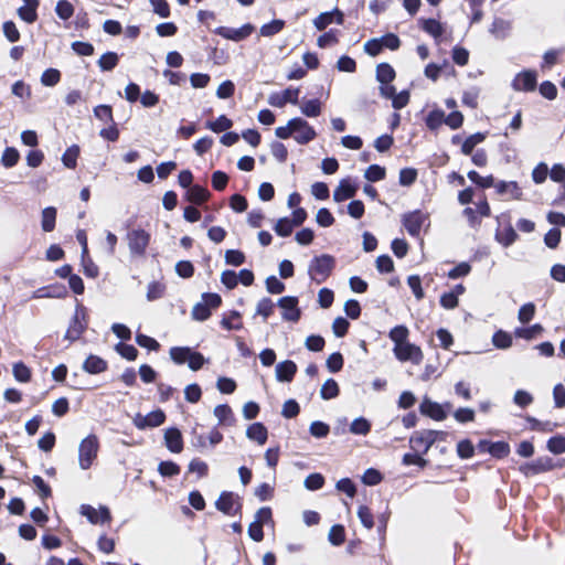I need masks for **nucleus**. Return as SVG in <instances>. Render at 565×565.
<instances>
[{"instance_id": "nucleus-1", "label": "nucleus", "mask_w": 565, "mask_h": 565, "mask_svg": "<svg viewBox=\"0 0 565 565\" xmlns=\"http://www.w3.org/2000/svg\"><path fill=\"white\" fill-rule=\"evenodd\" d=\"M275 135L280 139H287L294 135L299 145H307L317 136L313 127L300 117L290 119L286 126L277 127Z\"/></svg>"}, {"instance_id": "nucleus-2", "label": "nucleus", "mask_w": 565, "mask_h": 565, "mask_svg": "<svg viewBox=\"0 0 565 565\" xmlns=\"http://www.w3.org/2000/svg\"><path fill=\"white\" fill-rule=\"evenodd\" d=\"M448 433L443 430L423 429L414 431L409 438V446L413 450L427 454L437 440H446Z\"/></svg>"}, {"instance_id": "nucleus-3", "label": "nucleus", "mask_w": 565, "mask_h": 565, "mask_svg": "<svg viewBox=\"0 0 565 565\" xmlns=\"http://www.w3.org/2000/svg\"><path fill=\"white\" fill-rule=\"evenodd\" d=\"M335 265V259L333 256L329 254H322L320 256H316L311 259L308 274L317 284H322L330 276Z\"/></svg>"}, {"instance_id": "nucleus-4", "label": "nucleus", "mask_w": 565, "mask_h": 565, "mask_svg": "<svg viewBox=\"0 0 565 565\" xmlns=\"http://www.w3.org/2000/svg\"><path fill=\"white\" fill-rule=\"evenodd\" d=\"M99 441L96 435L90 434L85 437L78 446V465L81 469L87 470L92 467L97 457Z\"/></svg>"}, {"instance_id": "nucleus-5", "label": "nucleus", "mask_w": 565, "mask_h": 565, "mask_svg": "<svg viewBox=\"0 0 565 565\" xmlns=\"http://www.w3.org/2000/svg\"><path fill=\"white\" fill-rule=\"evenodd\" d=\"M87 328V311L82 305H77L75 308L74 316L70 322V326L65 332L64 338L71 342H74L81 338Z\"/></svg>"}, {"instance_id": "nucleus-6", "label": "nucleus", "mask_w": 565, "mask_h": 565, "mask_svg": "<svg viewBox=\"0 0 565 565\" xmlns=\"http://www.w3.org/2000/svg\"><path fill=\"white\" fill-rule=\"evenodd\" d=\"M129 252L134 256H142L150 242V234L145 230L137 228L127 234Z\"/></svg>"}, {"instance_id": "nucleus-7", "label": "nucleus", "mask_w": 565, "mask_h": 565, "mask_svg": "<svg viewBox=\"0 0 565 565\" xmlns=\"http://www.w3.org/2000/svg\"><path fill=\"white\" fill-rule=\"evenodd\" d=\"M428 221V214L420 210H415L403 215L402 222L407 233L413 237H419L425 223Z\"/></svg>"}, {"instance_id": "nucleus-8", "label": "nucleus", "mask_w": 565, "mask_h": 565, "mask_svg": "<svg viewBox=\"0 0 565 565\" xmlns=\"http://www.w3.org/2000/svg\"><path fill=\"white\" fill-rule=\"evenodd\" d=\"M164 420L166 414L161 409L152 411L145 416L141 415L140 413H137L132 418L134 425L140 430L158 427L162 425Z\"/></svg>"}, {"instance_id": "nucleus-9", "label": "nucleus", "mask_w": 565, "mask_h": 565, "mask_svg": "<svg viewBox=\"0 0 565 565\" xmlns=\"http://www.w3.org/2000/svg\"><path fill=\"white\" fill-rule=\"evenodd\" d=\"M215 508L226 515H235L241 511L242 504L238 495L230 491H223L215 501Z\"/></svg>"}, {"instance_id": "nucleus-10", "label": "nucleus", "mask_w": 565, "mask_h": 565, "mask_svg": "<svg viewBox=\"0 0 565 565\" xmlns=\"http://www.w3.org/2000/svg\"><path fill=\"white\" fill-rule=\"evenodd\" d=\"M537 85V74L532 70H524L516 74L512 81V88L516 92H533Z\"/></svg>"}, {"instance_id": "nucleus-11", "label": "nucleus", "mask_w": 565, "mask_h": 565, "mask_svg": "<svg viewBox=\"0 0 565 565\" xmlns=\"http://www.w3.org/2000/svg\"><path fill=\"white\" fill-rule=\"evenodd\" d=\"M393 351L396 359L402 362L411 361L414 364H419L423 360V352L420 348L409 343L408 341L398 347H394Z\"/></svg>"}, {"instance_id": "nucleus-12", "label": "nucleus", "mask_w": 565, "mask_h": 565, "mask_svg": "<svg viewBox=\"0 0 565 565\" xmlns=\"http://www.w3.org/2000/svg\"><path fill=\"white\" fill-rule=\"evenodd\" d=\"M277 305L282 309V319L297 322L300 319L301 311L298 308V298L295 296L281 297Z\"/></svg>"}, {"instance_id": "nucleus-13", "label": "nucleus", "mask_w": 565, "mask_h": 565, "mask_svg": "<svg viewBox=\"0 0 565 565\" xmlns=\"http://www.w3.org/2000/svg\"><path fill=\"white\" fill-rule=\"evenodd\" d=\"M554 468L553 459L545 456L539 457L532 462H526L520 467V471L525 476H535L542 472L550 471Z\"/></svg>"}, {"instance_id": "nucleus-14", "label": "nucleus", "mask_w": 565, "mask_h": 565, "mask_svg": "<svg viewBox=\"0 0 565 565\" xmlns=\"http://www.w3.org/2000/svg\"><path fill=\"white\" fill-rule=\"evenodd\" d=\"M253 31L254 26L250 23H246L238 29L221 26L217 29V34L224 39L238 42L249 36Z\"/></svg>"}, {"instance_id": "nucleus-15", "label": "nucleus", "mask_w": 565, "mask_h": 565, "mask_svg": "<svg viewBox=\"0 0 565 565\" xmlns=\"http://www.w3.org/2000/svg\"><path fill=\"white\" fill-rule=\"evenodd\" d=\"M419 411L423 415L430 417L434 420H444L447 417V413L445 412L443 405L437 402L425 397L419 405Z\"/></svg>"}, {"instance_id": "nucleus-16", "label": "nucleus", "mask_w": 565, "mask_h": 565, "mask_svg": "<svg viewBox=\"0 0 565 565\" xmlns=\"http://www.w3.org/2000/svg\"><path fill=\"white\" fill-rule=\"evenodd\" d=\"M299 92V88L288 87L282 92V94L270 95L268 98V103L271 106L279 108L284 107L287 103L297 105Z\"/></svg>"}, {"instance_id": "nucleus-17", "label": "nucleus", "mask_w": 565, "mask_h": 565, "mask_svg": "<svg viewBox=\"0 0 565 565\" xmlns=\"http://www.w3.org/2000/svg\"><path fill=\"white\" fill-rule=\"evenodd\" d=\"M164 444L171 452H181L183 449V438L181 431L175 427L166 429Z\"/></svg>"}, {"instance_id": "nucleus-18", "label": "nucleus", "mask_w": 565, "mask_h": 565, "mask_svg": "<svg viewBox=\"0 0 565 565\" xmlns=\"http://www.w3.org/2000/svg\"><path fill=\"white\" fill-rule=\"evenodd\" d=\"M297 372V365L291 360H285L276 365L275 375L278 382H291Z\"/></svg>"}, {"instance_id": "nucleus-19", "label": "nucleus", "mask_w": 565, "mask_h": 565, "mask_svg": "<svg viewBox=\"0 0 565 565\" xmlns=\"http://www.w3.org/2000/svg\"><path fill=\"white\" fill-rule=\"evenodd\" d=\"M356 190L358 188L352 184L349 179H342L333 191V200L335 202H343L348 199H352L355 195Z\"/></svg>"}, {"instance_id": "nucleus-20", "label": "nucleus", "mask_w": 565, "mask_h": 565, "mask_svg": "<svg viewBox=\"0 0 565 565\" xmlns=\"http://www.w3.org/2000/svg\"><path fill=\"white\" fill-rule=\"evenodd\" d=\"M24 6L17 10L19 18L26 23H33L38 19V8L40 6L39 0H25Z\"/></svg>"}, {"instance_id": "nucleus-21", "label": "nucleus", "mask_w": 565, "mask_h": 565, "mask_svg": "<svg viewBox=\"0 0 565 565\" xmlns=\"http://www.w3.org/2000/svg\"><path fill=\"white\" fill-rule=\"evenodd\" d=\"M498 194H510L514 200L522 199V190L516 181H499L494 185Z\"/></svg>"}, {"instance_id": "nucleus-22", "label": "nucleus", "mask_w": 565, "mask_h": 565, "mask_svg": "<svg viewBox=\"0 0 565 565\" xmlns=\"http://www.w3.org/2000/svg\"><path fill=\"white\" fill-rule=\"evenodd\" d=\"M83 370L89 374H99L107 370V362L98 355L90 354L84 361Z\"/></svg>"}, {"instance_id": "nucleus-23", "label": "nucleus", "mask_w": 565, "mask_h": 565, "mask_svg": "<svg viewBox=\"0 0 565 565\" xmlns=\"http://www.w3.org/2000/svg\"><path fill=\"white\" fill-rule=\"evenodd\" d=\"M246 436L248 439L255 440L259 445H264L267 441L268 431L263 423H254L247 427Z\"/></svg>"}, {"instance_id": "nucleus-24", "label": "nucleus", "mask_w": 565, "mask_h": 565, "mask_svg": "<svg viewBox=\"0 0 565 565\" xmlns=\"http://www.w3.org/2000/svg\"><path fill=\"white\" fill-rule=\"evenodd\" d=\"M213 413L218 419L220 425L232 426L236 422L233 411L227 404H220L215 406Z\"/></svg>"}, {"instance_id": "nucleus-25", "label": "nucleus", "mask_w": 565, "mask_h": 565, "mask_svg": "<svg viewBox=\"0 0 565 565\" xmlns=\"http://www.w3.org/2000/svg\"><path fill=\"white\" fill-rule=\"evenodd\" d=\"M185 198L189 202L194 204H202L210 198V192L201 185H192L188 189Z\"/></svg>"}, {"instance_id": "nucleus-26", "label": "nucleus", "mask_w": 565, "mask_h": 565, "mask_svg": "<svg viewBox=\"0 0 565 565\" xmlns=\"http://www.w3.org/2000/svg\"><path fill=\"white\" fill-rule=\"evenodd\" d=\"M518 238V234L513 226L509 223L503 230L495 231V239L502 246L509 247L511 246Z\"/></svg>"}, {"instance_id": "nucleus-27", "label": "nucleus", "mask_w": 565, "mask_h": 565, "mask_svg": "<svg viewBox=\"0 0 565 565\" xmlns=\"http://www.w3.org/2000/svg\"><path fill=\"white\" fill-rule=\"evenodd\" d=\"M376 81L381 84H391L395 76V70L388 63H380L375 70Z\"/></svg>"}, {"instance_id": "nucleus-28", "label": "nucleus", "mask_w": 565, "mask_h": 565, "mask_svg": "<svg viewBox=\"0 0 565 565\" xmlns=\"http://www.w3.org/2000/svg\"><path fill=\"white\" fill-rule=\"evenodd\" d=\"M57 211L53 206L43 209L41 214V227L44 232L50 233L55 228Z\"/></svg>"}, {"instance_id": "nucleus-29", "label": "nucleus", "mask_w": 565, "mask_h": 565, "mask_svg": "<svg viewBox=\"0 0 565 565\" xmlns=\"http://www.w3.org/2000/svg\"><path fill=\"white\" fill-rule=\"evenodd\" d=\"M511 30V23L501 18H495L491 24L490 33L493 34L497 39H504L508 36Z\"/></svg>"}, {"instance_id": "nucleus-30", "label": "nucleus", "mask_w": 565, "mask_h": 565, "mask_svg": "<svg viewBox=\"0 0 565 565\" xmlns=\"http://www.w3.org/2000/svg\"><path fill=\"white\" fill-rule=\"evenodd\" d=\"M192 351L190 347H172L169 351V355L175 364L181 365L189 361Z\"/></svg>"}, {"instance_id": "nucleus-31", "label": "nucleus", "mask_w": 565, "mask_h": 565, "mask_svg": "<svg viewBox=\"0 0 565 565\" xmlns=\"http://www.w3.org/2000/svg\"><path fill=\"white\" fill-rule=\"evenodd\" d=\"M119 61V56L115 52H106L98 60V66L103 72H109L114 70Z\"/></svg>"}, {"instance_id": "nucleus-32", "label": "nucleus", "mask_w": 565, "mask_h": 565, "mask_svg": "<svg viewBox=\"0 0 565 565\" xmlns=\"http://www.w3.org/2000/svg\"><path fill=\"white\" fill-rule=\"evenodd\" d=\"M486 139V134L483 132H476L473 135H470L461 145V152L466 156H469L472 153L475 147L479 143H481Z\"/></svg>"}, {"instance_id": "nucleus-33", "label": "nucleus", "mask_w": 565, "mask_h": 565, "mask_svg": "<svg viewBox=\"0 0 565 565\" xmlns=\"http://www.w3.org/2000/svg\"><path fill=\"white\" fill-rule=\"evenodd\" d=\"M340 393L339 385L333 379H328L321 386L320 396L322 399H332Z\"/></svg>"}, {"instance_id": "nucleus-34", "label": "nucleus", "mask_w": 565, "mask_h": 565, "mask_svg": "<svg viewBox=\"0 0 565 565\" xmlns=\"http://www.w3.org/2000/svg\"><path fill=\"white\" fill-rule=\"evenodd\" d=\"M328 541L334 546H340L345 541V530L341 524H334L331 526L328 533Z\"/></svg>"}, {"instance_id": "nucleus-35", "label": "nucleus", "mask_w": 565, "mask_h": 565, "mask_svg": "<svg viewBox=\"0 0 565 565\" xmlns=\"http://www.w3.org/2000/svg\"><path fill=\"white\" fill-rule=\"evenodd\" d=\"M487 451L494 458L501 459L510 454V445L505 441L490 443Z\"/></svg>"}, {"instance_id": "nucleus-36", "label": "nucleus", "mask_w": 565, "mask_h": 565, "mask_svg": "<svg viewBox=\"0 0 565 565\" xmlns=\"http://www.w3.org/2000/svg\"><path fill=\"white\" fill-rule=\"evenodd\" d=\"M285 26V21L280 19H275L269 23L263 24L259 29V33L262 36H273L279 33Z\"/></svg>"}, {"instance_id": "nucleus-37", "label": "nucleus", "mask_w": 565, "mask_h": 565, "mask_svg": "<svg viewBox=\"0 0 565 565\" xmlns=\"http://www.w3.org/2000/svg\"><path fill=\"white\" fill-rule=\"evenodd\" d=\"M408 329L407 327L403 326V324H399V326H396L394 327L391 331H390V339L394 342V347H398L405 342H407V338H408Z\"/></svg>"}, {"instance_id": "nucleus-38", "label": "nucleus", "mask_w": 565, "mask_h": 565, "mask_svg": "<svg viewBox=\"0 0 565 565\" xmlns=\"http://www.w3.org/2000/svg\"><path fill=\"white\" fill-rule=\"evenodd\" d=\"M233 126V121L227 118L225 115H221L214 121H207L206 128L211 129L214 132L226 131Z\"/></svg>"}, {"instance_id": "nucleus-39", "label": "nucleus", "mask_w": 565, "mask_h": 565, "mask_svg": "<svg viewBox=\"0 0 565 565\" xmlns=\"http://www.w3.org/2000/svg\"><path fill=\"white\" fill-rule=\"evenodd\" d=\"M61 81V72L57 68H47L41 75V84L53 87Z\"/></svg>"}, {"instance_id": "nucleus-40", "label": "nucleus", "mask_w": 565, "mask_h": 565, "mask_svg": "<svg viewBox=\"0 0 565 565\" xmlns=\"http://www.w3.org/2000/svg\"><path fill=\"white\" fill-rule=\"evenodd\" d=\"M12 373L18 382L28 383L31 380V371L23 362L14 363Z\"/></svg>"}, {"instance_id": "nucleus-41", "label": "nucleus", "mask_w": 565, "mask_h": 565, "mask_svg": "<svg viewBox=\"0 0 565 565\" xmlns=\"http://www.w3.org/2000/svg\"><path fill=\"white\" fill-rule=\"evenodd\" d=\"M79 154V148L76 145L67 148L62 156L63 164L68 169H74L76 167L77 157Z\"/></svg>"}, {"instance_id": "nucleus-42", "label": "nucleus", "mask_w": 565, "mask_h": 565, "mask_svg": "<svg viewBox=\"0 0 565 565\" xmlns=\"http://www.w3.org/2000/svg\"><path fill=\"white\" fill-rule=\"evenodd\" d=\"M546 448L554 455H561L565 452V437L556 435L551 437L546 443Z\"/></svg>"}, {"instance_id": "nucleus-43", "label": "nucleus", "mask_w": 565, "mask_h": 565, "mask_svg": "<svg viewBox=\"0 0 565 565\" xmlns=\"http://www.w3.org/2000/svg\"><path fill=\"white\" fill-rule=\"evenodd\" d=\"M371 430V424L364 417L355 418L350 425V431L354 435H367Z\"/></svg>"}, {"instance_id": "nucleus-44", "label": "nucleus", "mask_w": 565, "mask_h": 565, "mask_svg": "<svg viewBox=\"0 0 565 565\" xmlns=\"http://www.w3.org/2000/svg\"><path fill=\"white\" fill-rule=\"evenodd\" d=\"M166 286L160 281H151L147 287V300L153 301L163 297Z\"/></svg>"}, {"instance_id": "nucleus-45", "label": "nucleus", "mask_w": 565, "mask_h": 565, "mask_svg": "<svg viewBox=\"0 0 565 565\" xmlns=\"http://www.w3.org/2000/svg\"><path fill=\"white\" fill-rule=\"evenodd\" d=\"M115 350L121 358L128 361H135L138 356V350L131 344L119 342L115 345Z\"/></svg>"}, {"instance_id": "nucleus-46", "label": "nucleus", "mask_w": 565, "mask_h": 565, "mask_svg": "<svg viewBox=\"0 0 565 565\" xmlns=\"http://www.w3.org/2000/svg\"><path fill=\"white\" fill-rule=\"evenodd\" d=\"M493 345L498 349H508L512 345V337L510 333L499 330L492 337Z\"/></svg>"}, {"instance_id": "nucleus-47", "label": "nucleus", "mask_w": 565, "mask_h": 565, "mask_svg": "<svg viewBox=\"0 0 565 565\" xmlns=\"http://www.w3.org/2000/svg\"><path fill=\"white\" fill-rule=\"evenodd\" d=\"M423 30L434 36L435 39L441 36L444 29L440 22L435 19L423 20Z\"/></svg>"}, {"instance_id": "nucleus-48", "label": "nucleus", "mask_w": 565, "mask_h": 565, "mask_svg": "<svg viewBox=\"0 0 565 565\" xmlns=\"http://www.w3.org/2000/svg\"><path fill=\"white\" fill-rule=\"evenodd\" d=\"M55 13L62 20H68L74 14V7L67 0H58L55 6Z\"/></svg>"}, {"instance_id": "nucleus-49", "label": "nucleus", "mask_w": 565, "mask_h": 565, "mask_svg": "<svg viewBox=\"0 0 565 565\" xmlns=\"http://www.w3.org/2000/svg\"><path fill=\"white\" fill-rule=\"evenodd\" d=\"M19 158H20V153L15 148L7 147L2 153L1 163L6 168H12L13 166H15L18 163Z\"/></svg>"}, {"instance_id": "nucleus-50", "label": "nucleus", "mask_w": 565, "mask_h": 565, "mask_svg": "<svg viewBox=\"0 0 565 565\" xmlns=\"http://www.w3.org/2000/svg\"><path fill=\"white\" fill-rule=\"evenodd\" d=\"M364 178L370 182H377L385 178V168L371 164L364 172Z\"/></svg>"}, {"instance_id": "nucleus-51", "label": "nucleus", "mask_w": 565, "mask_h": 565, "mask_svg": "<svg viewBox=\"0 0 565 565\" xmlns=\"http://www.w3.org/2000/svg\"><path fill=\"white\" fill-rule=\"evenodd\" d=\"M294 225L288 217H281L276 222L274 231L278 236L287 237L292 233Z\"/></svg>"}, {"instance_id": "nucleus-52", "label": "nucleus", "mask_w": 565, "mask_h": 565, "mask_svg": "<svg viewBox=\"0 0 565 565\" xmlns=\"http://www.w3.org/2000/svg\"><path fill=\"white\" fill-rule=\"evenodd\" d=\"M191 316L196 321H205L211 316V309L203 301H201L193 306Z\"/></svg>"}, {"instance_id": "nucleus-53", "label": "nucleus", "mask_w": 565, "mask_h": 565, "mask_svg": "<svg viewBox=\"0 0 565 565\" xmlns=\"http://www.w3.org/2000/svg\"><path fill=\"white\" fill-rule=\"evenodd\" d=\"M535 315V305L533 302H526L519 309L518 319L521 323L525 324L530 322Z\"/></svg>"}, {"instance_id": "nucleus-54", "label": "nucleus", "mask_w": 565, "mask_h": 565, "mask_svg": "<svg viewBox=\"0 0 565 565\" xmlns=\"http://www.w3.org/2000/svg\"><path fill=\"white\" fill-rule=\"evenodd\" d=\"M301 111L307 117H317L321 113V105L318 99H309L301 106Z\"/></svg>"}, {"instance_id": "nucleus-55", "label": "nucleus", "mask_w": 565, "mask_h": 565, "mask_svg": "<svg viewBox=\"0 0 565 565\" xmlns=\"http://www.w3.org/2000/svg\"><path fill=\"white\" fill-rule=\"evenodd\" d=\"M275 303L270 298H263L258 301L256 307V313L267 319L274 311Z\"/></svg>"}, {"instance_id": "nucleus-56", "label": "nucleus", "mask_w": 565, "mask_h": 565, "mask_svg": "<svg viewBox=\"0 0 565 565\" xmlns=\"http://www.w3.org/2000/svg\"><path fill=\"white\" fill-rule=\"evenodd\" d=\"M158 471L162 477H173L180 473V467L170 460L161 461Z\"/></svg>"}, {"instance_id": "nucleus-57", "label": "nucleus", "mask_w": 565, "mask_h": 565, "mask_svg": "<svg viewBox=\"0 0 565 565\" xmlns=\"http://www.w3.org/2000/svg\"><path fill=\"white\" fill-rule=\"evenodd\" d=\"M543 331V327L540 323H535L529 328H518L515 335L525 340L533 339L537 333Z\"/></svg>"}, {"instance_id": "nucleus-58", "label": "nucleus", "mask_w": 565, "mask_h": 565, "mask_svg": "<svg viewBox=\"0 0 565 565\" xmlns=\"http://www.w3.org/2000/svg\"><path fill=\"white\" fill-rule=\"evenodd\" d=\"M338 42H339L338 30L331 29L318 38L317 45L319 47H327L329 45L337 44Z\"/></svg>"}, {"instance_id": "nucleus-59", "label": "nucleus", "mask_w": 565, "mask_h": 565, "mask_svg": "<svg viewBox=\"0 0 565 565\" xmlns=\"http://www.w3.org/2000/svg\"><path fill=\"white\" fill-rule=\"evenodd\" d=\"M135 340L138 345L151 351H157L160 347L159 342L156 339L143 333H137Z\"/></svg>"}, {"instance_id": "nucleus-60", "label": "nucleus", "mask_w": 565, "mask_h": 565, "mask_svg": "<svg viewBox=\"0 0 565 565\" xmlns=\"http://www.w3.org/2000/svg\"><path fill=\"white\" fill-rule=\"evenodd\" d=\"M426 126L434 130L444 122V111L441 109L431 110L426 117Z\"/></svg>"}, {"instance_id": "nucleus-61", "label": "nucleus", "mask_w": 565, "mask_h": 565, "mask_svg": "<svg viewBox=\"0 0 565 565\" xmlns=\"http://www.w3.org/2000/svg\"><path fill=\"white\" fill-rule=\"evenodd\" d=\"M417 178V171L414 168H404L399 171L398 182L403 186L412 185Z\"/></svg>"}, {"instance_id": "nucleus-62", "label": "nucleus", "mask_w": 565, "mask_h": 565, "mask_svg": "<svg viewBox=\"0 0 565 565\" xmlns=\"http://www.w3.org/2000/svg\"><path fill=\"white\" fill-rule=\"evenodd\" d=\"M224 257L227 265L241 266L245 263V255L238 249H227Z\"/></svg>"}, {"instance_id": "nucleus-63", "label": "nucleus", "mask_w": 565, "mask_h": 565, "mask_svg": "<svg viewBox=\"0 0 565 565\" xmlns=\"http://www.w3.org/2000/svg\"><path fill=\"white\" fill-rule=\"evenodd\" d=\"M457 454L461 459H469L475 455V447L469 439L460 440L457 445Z\"/></svg>"}, {"instance_id": "nucleus-64", "label": "nucleus", "mask_w": 565, "mask_h": 565, "mask_svg": "<svg viewBox=\"0 0 565 565\" xmlns=\"http://www.w3.org/2000/svg\"><path fill=\"white\" fill-rule=\"evenodd\" d=\"M376 269L382 274H388L394 270L393 259L388 255H380L375 262Z\"/></svg>"}]
</instances>
